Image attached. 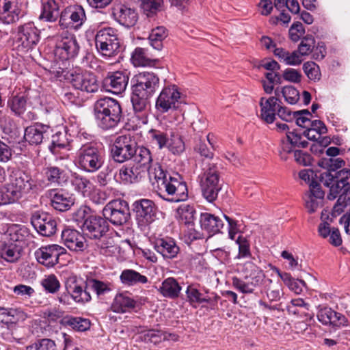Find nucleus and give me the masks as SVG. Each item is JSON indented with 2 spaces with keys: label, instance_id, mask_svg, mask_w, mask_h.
Returning a JSON list of instances; mask_svg holds the SVG:
<instances>
[{
  "label": "nucleus",
  "instance_id": "nucleus-1",
  "mask_svg": "<svg viewBox=\"0 0 350 350\" xmlns=\"http://www.w3.org/2000/svg\"><path fill=\"white\" fill-rule=\"evenodd\" d=\"M147 172L152 185L157 189L162 198L171 202L187 200V187L179 174H168L159 163L151 165Z\"/></svg>",
  "mask_w": 350,
  "mask_h": 350
},
{
  "label": "nucleus",
  "instance_id": "nucleus-2",
  "mask_svg": "<svg viewBox=\"0 0 350 350\" xmlns=\"http://www.w3.org/2000/svg\"><path fill=\"white\" fill-rule=\"evenodd\" d=\"M31 174L24 170H13L9 182L0 189V205L14 203L30 193L36 187Z\"/></svg>",
  "mask_w": 350,
  "mask_h": 350
},
{
  "label": "nucleus",
  "instance_id": "nucleus-3",
  "mask_svg": "<svg viewBox=\"0 0 350 350\" xmlns=\"http://www.w3.org/2000/svg\"><path fill=\"white\" fill-rule=\"evenodd\" d=\"M93 115L96 125L100 129L107 131L118 125L122 117V111L117 100L104 97L95 102Z\"/></svg>",
  "mask_w": 350,
  "mask_h": 350
},
{
  "label": "nucleus",
  "instance_id": "nucleus-4",
  "mask_svg": "<svg viewBox=\"0 0 350 350\" xmlns=\"http://www.w3.org/2000/svg\"><path fill=\"white\" fill-rule=\"evenodd\" d=\"M243 272L244 278L233 277L232 279V286L243 294H252L256 288L266 283H273L271 279H266L263 271L252 262L244 265Z\"/></svg>",
  "mask_w": 350,
  "mask_h": 350
},
{
  "label": "nucleus",
  "instance_id": "nucleus-5",
  "mask_svg": "<svg viewBox=\"0 0 350 350\" xmlns=\"http://www.w3.org/2000/svg\"><path fill=\"white\" fill-rule=\"evenodd\" d=\"M76 165L83 171L94 173L103 165L105 157L103 151L95 144L82 145L76 152Z\"/></svg>",
  "mask_w": 350,
  "mask_h": 350
},
{
  "label": "nucleus",
  "instance_id": "nucleus-6",
  "mask_svg": "<svg viewBox=\"0 0 350 350\" xmlns=\"http://www.w3.org/2000/svg\"><path fill=\"white\" fill-rule=\"evenodd\" d=\"M198 180L203 197L209 202L215 201L221 189L217 166L213 163L204 164Z\"/></svg>",
  "mask_w": 350,
  "mask_h": 350
},
{
  "label": "nucleus",
  "instance_id": "nucleus-7",
  "mask_svg": "<svg viewBox=\"0 0 350 350\" xmlns=\"http://www.w3.org/2000/svg\"><path fill=\"white\" fill-rule=\"evenodd\" d=\"M95 45L102 56L110 57L116 55L120 47L118 30L110 27L98 30L95 35Z\"/></svg>",
  "mask_w": 350,
  "mask_h": 350
},
{
  "label": "nucleus",
  "instance_id": "nucleus-8",
  "mask_svg": "<svg viewBox=\"0 0 350 350\" xmlns=\"http://www.w3.org/2000/svg\"><path fill=\"white\" fill-rule=\"evenodd\" d=\"M350 177V170L342 169L335 173L334 175L330 172H324L321 174V182L324 186L329 188L327 198L330 200H334L340 195L345 193L348 188H350L348 179Z\"/></svg>",
  "mask_w": 350,
  "mask_h": 350
},
{
  "label": "nucleus",
  "instance_id": "nucleus-9",
  "mask_svg": "<svg viewBox=\"0 0 350 350\" xmlns=\"http://www.w3.org/2000/svg\"><path fill=\"white\" fill-rule=\"evenodd\" d=\"M103 214L105 219L114 226H122L130 218L128 203L121 199L109 202L103 208Z\"/></svg>",
  "mask_w": 350,
  "mask_h": 350
},
{
  "label": "nucleus",
  "instance_id": "nucleus-10",
  "mask_svg": "<svg viewBox=\"0 0 350 350\" xmlns=\"http://www.w3.org/2000/svg\"><path fill=\"white\" fill-rule=\"evenodd\" d=\"M132 91L152 97L159 87V78L152 72H141L131 79Z\"/></svg>",
  "mask_w": 350,
  "mask_h": 350
},
{
  "label": "nucleus",
  "instance_id": "nucleus-11",
  "mask_svg": "<svg viewBox=\"0 0 350 350\" xmlns=\"http://www.w3.org/2000/svg\"><path fill=\"white\" fill-rule=\"evenodd\" d=\"M137 143L131 135L118 136L111 148V153L115 161L123 163L133 158Z\"/></svg>",
  "mask_w": 350,
  "mask_h": 350
},
{
  "label": "nucleus",
  "instance_id": "nucleus-12",
  "mask_svg": "<svg viewBox=\"0 0 350 350\" xmlns=\"http://www.w3.org/2000/svg\"><path fill=\"white\" fill-rule=\"evenodd\" d=\"M79 45L73 34L64 32L57 42L54 49L56 59L62 62L75 57L79 53Z\"/></svg>",
  "mask_w": 350,
  "mask_h": 350
},
{
  "label": "nucleus",
  "instance_id": "nucleus-13",
  "mask_svg": "<svg viewBox=\"0 0 350 350\" xmlns=\"http://www.w3.org/2000/svg\"><path fill=\"white\" fill-rule=\"evenodd\" d=\"M40 38V31L33 23L29 22L18 27V47L21 51L27 52L31 50L38 44Z\"/></svg>",
  "mask_w": 350,
  "mask_h": 350
},
{
  "label": "nucleus",
  "instance_id": "nucleus-14",
  "mask_svg": "<svg viewBox=\"0 0 350 350\" xmlns=\"http://www.w3.org/2000/svg\"><path fill=\"white\" fill-rule=\"evenodd\" d=\"M180 92L175 85L164 87L159 94L155 103L156 109L161 113L178 108Z\"/></svg>",
  "mask_w": 350,
  "mask_h": 350
},
{
  "label": "nucleus",
  "instance_id": "nucleus-15",
  "mask_svg": "<svg viewBox=\"0 0 350 350\" xmlns=\"http://www.w3.org/2000/svg\"><path fill=\"white\" fill-rule=\"evenodd\" d=\"M86 20L84 9L81 5L66 7L59 15V25L62 29H79Z\"/></svg>",
  "mask_w": 350,
  "mask_h": 350
},
{
  "label": "nucleus",
  "instance_id": "nucleus-16",
  "mask_svg": "<svg viewBox=\"0 0 350 350\" xmlns=\"http://www.w3.org/2000/svg\"><path fill=\"white\" fill-rule=\"evenodd\" d=\"M137 223L141 228H146L156 219L157 207L154 203L148 199H141L133 203Z\"/></svg>",
  "mask_w": 350,
  "mask_h": 350
},
{
  "label": "nucleus",
  "instance_id": "nucleus-17",
  "mask_svg": "<svg viewBox=\"0 0 350 350\" xmlns=\"http://www.w3.org/2000/svg\"><path fill=\"white\" fill-rule=\"evenodd\" d=\"M66 250L57 244H51L42 246L35 252V257L37 261L47 268H51L57 265L59 256L66 254Z\"/></svg>",
  "mask_w": 350,
  "mask_h": 350
},
{
  "label": "nucleus",
  "instance_id": "nucleus-18",
  "mask_svg": "<svg viewBox=\"0 0 350 350\" xmlns=\"http://www.w3.org/2000/svg\"><path fill=\"white\" fill-rule=\"evenodd\" d=\"M129 80V72L126 70L109 72L103 79V87L106 91L120 94L126 90Z\"/></svg>",
  "mask_w": 350,
  "mask_h": 350
},
{
  "label": "nucleus",
  "instance_id": "nucleus-19",
  "mask_svg": "<svg viewBox=\"0 0 350 350\" xmlns=\"http://www.w3.org/2000/svg\"><path fill=\"white\" fill-rule=\"evenodd\" d=\"M20 0H0V22L5 25L16 23L22 16Z\"/></svg>",
  "mask_w": 350,
  "mask_h": 350
},
{
  "label": "nucleus",
  "instance_id": "nucleus-20",
  "mask_svg": "<svg viewBox=\"0 0 350 350\" xmlns=\"http://www.w3.org/2000/svg\"><path fill=\"white\" fill-rule=\"evenodd\" d=\"M68 79L76 90L92 93L98 89L96 76L90 72H81L76 70L70 72Z\"/></svg>",
  "mask_w": 350,
  "mask_h": 350
},
{
  "label": "nucleus",
  "instance_id": "nucleus-21",
  "mask_svg": "<svg viewBox=\"0 0 350 350\" xmlns=\"http://www.w3.org/2000/svg\"><path fill=\"white\" fill-rule=\"evenodd\" d=\"M31 223L36 231L42 236H51L56 231V221L46 212L36 211L33 213L31 218Z\"/></svg>",
  "mask_w": 350,
  "mask_h": 350
},
{
  "label": "nucleus",
  "instance_id": "nucleus-22",
  "mask_svg": "<svg viewBox=\"0 0 350 350\" xmlns=\"http://www.w3.org/2000/svg\"><path fill=\"white\" fill-rule=\"evenodd\" d=\"M308 142L304 138V133L293 131L286 132L285 137L281 139L280 154L283 160L287 159V154L294 151L295 148H306Z\"/></svg>",
  "mask_w": 350,
  "mask_h": 350
},
{
  "label": "nucleus",
  "instance_id": "nucleus-23",
  "mask_svg": "<svg viewBox=\"0 0 350 350\" xmlns=\"http://www.w3.org/2000/svg\"><path fill=\"white\" fill-rule=\"evenodd\" d=\"M318 320L325 325L340 328L350 327V318L335 311L329 307L321 308L317 313Z\"/></svg>",
  "mask_w": 350,
  "mask_h": 350
},
{
  "label": "nucleus",
  "instance_id": "nucleus-24",
  "mask_svg": "<svg viewBox=\"0 0 350 350\" xmlns=\"http://www.w3.org/2000/svg\"><path fill=\"white\" fill-rule=\"evenodd\" d=\"M62 240L71 251L83 252L88 247L84 236L75 229L66 228L62 232Z\"/></svg>",
  "mask_w": 350,
  "mask_h": 350
},
{
  "label": "nucleus",
  "instance_id": "nucleus-25",
  "mask_svg": "<svg viewBox=\"0 0 350 350\" xmlns=\"http://www.w3.org/2000/svg\"><path fill=\"white\" fill-rule=\"evenodd\" d=\"M83 228L90 239H98L105 235L108 230L106 220L100 216L89 217L83 223Z\"/></svg>",
  "mask_w": 350,
  "mask_h": 350
},
{
  "label": "nucleus",
  "instance_id": "nucleus-26",
  "mask_svg": "<svg viewBox=\"0 0 350 350\" xmlns=\"http://www.w3.org/2000/svg\"><path fill=\"white\" fill-rule=\"evenodd\" d=\"M154 248L165 259H172L176 257L180 251L176 241L170 237L156 239L154 241Z\"/></svg>",
  "mask_w": 350,
  "mask_h": 350
},
{
  "label": "nucleus",
  "instance_id": "nucleus-27",
  "mask_svg": "<svg viewBox=\"0 0 350 350\" xmlns=\"http://www.w3.org/2000/svg\"><path fill=\"white\" fill-rule=\"evenodd\" d=\"M151 97L132 91L131 100L133 111L143 123L147 122Z\"/></svg>",
  "mask_w": 350,
  "mask_h": 350
},
{
  "label": "nucleus",
  "instance_id": "nucleus-28",
  "mask_svg": "<svg viewBox=\"0 0 350 350\" xmlns=\"http://www.w3.org/2000/svg\"><path fill=\"white\" fill-rule=\"evenodd\" d=\"M113 15L118 23L126 27L134 26L138 18L136 11L125 5H116Z\"/></svg>",
  "mask_w": 350,
  "mask_h": 350
},
{
  "label": "nucleus",
  "instance_id": "nucleus-29",
  "mask_svg": "<svg viewBox=\"0 0 350 350\" xmlns=\"http://www.w3.org/2000/svg\"><path fill=\"white\" fill-rule=\"evenodd\" d=\"M280 102L277 96H271L269 98H261L260 101V117L268 124H271L275 119Z\"/></svg>",
  "mask_w": 350,
  "mask_h": 350
},
{
  "label": "nucleus",
  "instance_id": "nucleus-30",
  "mask_svg": "<svg viewBox=\"0 0 350 350\" xmlns=\"http://www.w3.org/2000/svg\"><path fill=\"white\" fill-rule=\"evenodd\" d=\"M325 192L318 183L310 184V189L304 196L306 208L309 213H312L317 210L322 204Z\"/></svg>",
  "mask_w": 350,
  "mask_h": 350
},
{
  "label": "nucleus",
  "instance_id": "nucleus-31",
  "mask_svg": "<svg viewBox=\"0 0 350 350\" xmlns=\"http://www.w3.org/2000/svg\"><path fill=\"white\" fill-rule=\"evenodd\" d=\"M145 172L134 163L122 165L117 175L121 183L128 185L137 183Z\"/></svg>",
  "mask_w": 350,
  "mask_h": 350
},
{
  "label": "nucleus",
  "instance_id": "nucleus-32",
  "mask_svg": "<svg viewBox=\"0 0 350 350\" xmlns=\"http://www.w3.org/2000/svg\"><path fill=\"white\" fill-rule=\"evenodd\" d=\"M186 294L188 301L191 304L207 303L214 306L217 304L219 299V297L213 293L210 294L208 292L202 293L196 287L191 285L188 286Z\"/></svg>",
  "mask_w": 350,
  "mask_h": 350
},
{
  "label": "nucleus",
  "instance_id": "nucleus-33",
  "mask_svg": "<svg viewBox=\"0 0 350 350\" xmlns=\"http://www.w3.org/2000/svg\"><path fill=\"white\" fill-rule=\"evenodd\" d=\"M51 197L52 206L59 211H66L74 204L73 198L63 190L51 191Z\"/></svg>",
  "mask_w": 350,
  "mask_h": 350
},
{
  "label": "nucleus",
  "instance_id": "nucleus-34",
  "mask_svg": "<svg viewBox=\"0 0 350 350\" xmlns=\"http://www.w3.org/2000/svg\"><path fill=\"white\" fill-rule=\"evenodd\" d=\"M200 224L203 230L212 235L221 232L224 226V222L219 217L208 213L201 214Z\"/></svg>",
  "mask_w": 350,
  "mask_h": 350
},
{
  "label": "nucleus",
  "instance_id": "nucleus-35",
  "mask_svg": "<svg viewBox=\"0 0 350 350\" xmlns=\"http://www.w3.org/2000/svg\"><path fill=\"white\" fill-rule=\"evenodd\" d=\"M49 127L45 124L36 123L26 128L25 139L30 144L38 145L42 142Z\"/></svg>",
  "mask_w": 350,
  "mask_h": 350
},
{
  "label": "nucleus",
  "instance_id": "nucleus-36",
  "mask_svg": "<svg viewBox=\"0 0 350 350\" xmlns=\"http://www.w3.org/2000/svg\"><path fill=\"white\" fill-rule=\"evenodd\" d=\"M166 148L174 155H180L185 150V144L178 129H170Z\"/></svg>",
  "mask_w": 350,
  "mask_h": 350
},
{
  "label": "nucleus",
  "instance_id": "nucleus-37",
  "mask_svg": "<svg viewBox=\"0 0 350 350\" xmlns=\"http://www.w3.org/2000/svg\"><path fill=\"white\" fill-rule=\"evenodd\" d=\"M134 164L142 171L146 172L152 163V157L150 150L144 146H136L135 152L133 157Z\"/></svg>",
  "mask_w": 350,
  "mask_h": 350
},
{
  "label": "nucleus",
  "instance_id": "nucleus-38",
  "mask_svg": "<svg viewBox=\"0 0 350 350\" xmlns=\"http://www.w3.org/2000/svg\"><path fill=\"white\" fill-rule=\"evenodd\" d=\"M59 6L56 0H42V12L40 18L54 22L59 16Z\"/></svg>",
  "mask_w": 350,
  "mask_h": 350
},
{
  "label": "nucleus",
  "instance_id": "nucleus-39",
  "mask_svg": "<svg viewBox=\"0 0 350 350\" xmlns=\"http://www.w3.org/2000/svg\"><path fill=\"white\" fill-rule=\"evenodd\" d=\"M61 324L66 327H68L77 332H85L90 329L91 323L88 319L66 315L60 321Z\"/></svg>",
  "mask_w": 350,
  "mask_h": 350
},
{
  "label": "nucleus",
  "instance_id": "nucleus-40",
  "mask_svg": "<svg viewBox=\"0 0 350 350\" xmlns=\"http://www.w3.org/2000/svg\"><path fill=\"white\" fill-rule=\"evenodd\" d=\"M120 279L121 282L128 286L144 284L148 282V278L133 269H124L122 271Z\"/></svg>",
  "mask_w": 350,
  "mask_h": 350
},
{
  "label": "nucleus",
  "instance_id": "nucleus-41",
  "mask_svg": "<svg viewBox=\"0 0 350 350\" xmlns=\"http://www.w3.org/2000/svg\"><path fill=\"white\" fill-rule=\"evenodd\" d=\"M136 306V301L130 296L124 293L116 295L111 304V309L114 312L124 313L133 309Z\"/></svg>",
  "mask_w": 350,
  "mask_h": 350
},
{
  "label": "nucleus",
  "instance_id": "nucleus-42",
  "mask_svg": "<svg viewBox=\"0 0 350 350\" xmlns=\"http://www.w3.org/2000/svg\"><path fill=\"white\" fill-rule=\"evenodd\" d=\"M181 289L177 280L170 277L163 281L159 291L163 297L174 299L179 296Z\"/></svg>",
  "mask_w": 350,
  "mask_h": 350
},
{
  "label": "nucleus",
  "instance_id": "nucleus-43",
  "mask_svg": "<svg viewBox=\"0 0 350 350\" xmlns=\"http://www.w3.org/2000/svg\"><path fill=\"white\" fill-rule=\"evenodd\" d=\"M21 246L18 243H8L0 245V258L8 262L17 261L21 256Z\"/></svg>",
  "mask_w": 350,
  "mask_h": 350
},
{
  "label": "nucleus",
  "instance_id": "nucleus-44",
  "mask_svg": "<svg viewBox=\"0 0 350 350\" xmlns=\"http://www.w3.org/2000/svg\"><path fill=\"white\" fill-rule=\"evenodd\" d=\"M88 288H84L82 286L73 282V286L68 284L66 286V290L72 299L77 303H85L91 300V295L88 291Z\"/></svg>",
  "mask_w": 350,
  "mask_h": 350
},
{
  "label": "nucleus",
  "instance_id": "nucleus-45",
  "mask_svg": "<svg viewBox=\"0 0 350 350\" xmlns=\"http://www.w3.org/2000/svg\"><path fill=\"white\" fill-rule=\"evenodd\" d=\"M137 333L139 334V339L145 342H151L154 345L165 340L164 332L159 329L145 330L143 327H139Z\"/></svg>",
  "mask_w": 350,
  "mask_h": 350
},
{
  "label": "nucleus",
  "instance_id": "nucleus-46",
  "mask_svg": "<svg viewBox=\"0 0 350 350\" xmlns=\"http://www.w3.org/2000/svg\"><path fill=\"white\" fill-rule=\"evenodd\" d=\"M131 62L135 67L152 66L154 60L147 54V50L144 48H136L131 55Z\"/></svg>",
  "mask_w": 350,
  "mask_h": 350
},
{
  "label": "nucleus",
  "instance_id": "nucleus-47",
  "mask_svg": "<svg viewBox=\"0 0 350 350\" xmlns=\"http://www.w3.org/2000/svg\"><path fill=\"white\" fill-rule=\"evenodd\" d=\"M274 93L278 98L282 95L284 100L290 105L296 104L300 98L299 92L292 85L277 88Z\"/></svg>",
  "mask_w": 350,
  "mask_h": 350
},
{
  "label": "nucleus",
  "instance_id": "nucleus-48",
  "mask_svg": "<svg viewBox=\"0 0 350 350\" xmlns=\"http://www.w3.org/2000/svg\"><path fill=\"white\" fill-rule=\"evenodd\" d=\"M44 174L51 183L62 185L67 181L66 172L57 166H48L44 170Z\"/></svg>",
  "mask_w": 350,
  "mask_h": 350
},
{
  "label": "nucleus",
  "instance_id": "nucleus-49",
  "mask_svg": "<svg viewBox=\"0 0 350 350\" xmlns=\"http://www.w3.org/2000/svg\"><path fill=\"white\" fill-rule=\"evenodd\" d=\"M28 235L27 229L23 226L12 224L8 227L6 236L9 243H20L25 241Z\"/></svg>",
  "mask_w": 350,
  "mask_h": 350
},
{
  "label": "nucleus",
  "instance_id": "nucleus-50",
  "mask_svg": "<svg viewBox=\"0 0 350 350\" xmlns=\"http://www.w3.org/2000/svg\"><path fill=\"white\" fill-rule=\"evenodd\" d=\"M71 184L75 190L80 193L84 197L88 196L94 185L87 178L77 174L72 176Z\"/></svg>",
  "mask_w": 350,
  "mask_h": 350
},
{
  "label": "nucleus",
  "instance_id": "nucleus-51",
  "mask_svg": "<svg viewBox=\"0 0 350 350\" xmlns=\"http://www.w3.org/2000/svg\"><path fill=\"white\" fill-rule=\"evenodd\" d=\"M177 219L180 223L185 226H192L194 221L196 211L193 206L188 204H183L178 207L176 211Z\"/></svg>",
  "mask_w": 350,
  "mask_h": 350
},
{
  "label": "nucleus",
  "instance_id": "nucleus-52",
  "mask_svg": "<svg viewBox=\"0 0 350 350\" xmlns=\"http://www.w3.org/2000/svg\"><path fill=\"white\" fill-rule=\"evenodd\" d=\"M0 315L6 318L7 323H16L24 321L27 314L20 308L0 307Z\"/></svg>",
  "mask_w": 350,
  "mask_h": 350
},
{
  "label": "nucleus",
  "instance_id": "nucleus-53",
  "mask_svg": "<svg viewBox=\"0 0 350 350\" xmlns=\"http://www.w3.org/2000/svg\"><path fill=\"white\" fill-rule=\"evenodd\" d=\"M166 29L163 27H157L152 30L148 40L150 44L153 49L160 51L163 48V40L167 37Z\"/></svg>",
  "mask_w": 350,
  "mask_h": 350
},
{
  "label": "nucleus",
  "instance_id": "nucleus-54",
  "mask_svg": "<svg viewBox=\"0 0 350 350\" xmlns=\"http://www.w3.org/2000/svg\"><path fill=\"white\" fill-rule=\"evenodd\" d=\"M276 273L291 291L296 294H300L302 292L303 286L305 285L303 280H295L290 273L281 272L278 269L276 270Z\"/></svg>",
  "mask_w": 350,
  "mask_h": 350
},
{
  "label": "nucleus",
  "instance_id": "nucleus-55",
  "mask_svg": "<svg viewBox=\"0 0 350 350\" xmlns=\"http://www.w3.org/2000/svg\"><path fill=\"white\" fill-rule=\"evenodd\" d=\"M170 129L165 131L159 129H151L149 131V135L151 143L157 146L159 150L166 148L167 140L170 136Z\"/></svg>",
  "mask_w": 350,
  "mask_h": 350
},
{
  "label": "nucleus",
  "instance_id": "nucleus-56",
  "mask_svg": "<svg viewBox=\"0 0 350 350\" xmlns=\"http://www.w3.org/2000/svg\"><path fill=\"white\" fill-rule=\"evenodd\" d=\"M96 240V245L101 254L108 256L116 253L117 247L113 244L114 241L111 237L104 235Z\"/></svg>",
  "mask_w": 350,
  "mask_h": 350
},
{
  "label": "nucleus",
  "instance_id": "nucleus-57",
  "mask_svg": "<svg viewBox=\"0 0 350 350\" xmlns=\"http://www.w3.org/2000/svg\"><path fill=\"white\" fill-rule=\"evenodd\" d=\"M264 291L265 293L266 297L270 302L279 301L284 294L282 284L280 283H276L275 284H272V283L271 284L266 283L264 285Z\"/></svg>",
  "mask_w": 350,
  "mask_h": 350
},
{
  "label": "nucleus",
  "instance_id": "nucleus-58",
  "mask_svg": "<svg viewBox=\"0 0 350 350\" xmlns=\"http://www.w3.org/2000/svg\"><path fill=\"white\" fill-rule=\"evenodd\" d=\"M27 100L23 95L16 94L12 96L8 100V106L16 115L21 116L25 111Z\"/></svg>",
  "mask_w": 350,
  "mask_h": 350
},
{
  "label": "nucleus",
  "instance_id": "nucleus-59",
  "mask_svg": "<svg viewBox=\"0 0 350 350\" xmlns=\"http://www.w3.org/2000/svg\"><path fill=\"white\" fill-rule=\"evenodd\" d=\"M41 285L46 293L51 294L56 293L61 287L59 280L53 274L46 275L42 280Z\"/></svg>",
  "mask_w": 350,
  "mask_h": 350
},
{
  "label": "nucleus",
  "instance_id": "nucleus-60",
  "mask_svg": "<svg viewBox=\"0 0 350 350\" xmlns=\"http://www.w3.org/2000/svg\"><path fill=\"white\" fill-rule=\"evenodd\" d=\"M314 45V38L312 36L308 35L303 38L297 51L303 58V57L308 56L312 52Z\"/></svg>",
  "mask_w": 350,
  "mask_h": 350
},
{
  "label": "nucleus",
  "instance_id": "nucleus-61",
  "mask_svg": "<svg viewBox=\"0 0 350 350\" xmlns=\"http://www.w3.org/2000/svg\"><path fill=\"white\" fill-rule=\"evenodd\" d=\"M345 165V161L340 158H323L319 162V165L327 169V172H335Z\"/></svg>",
  "mask_w": 350,
  "mask_h": 350
},
{
  "label": "nucleus",
  "instance_id": "nucleus-62",
  "mask_svg": "<svg viewBox=\"0 0 350 350\" xmlns=\"http://www.w3.org/2000/svg\"><path fill=\"white\" fill-rule=\"evenodd\" d=\"M303 70L306 75L312 81H319L321 78V72L319 66L314 62H307L303 65Z\"/></svg>",
  "mask_w": 350,
  "mask_h": 350
},
{
  "label": "nucleus",
  "instance_id": "nucleus-63",
  "mask_svg": "<svg viewBox=\"0 0 350 350\" xmlns=\"http://www.w3.org/2000/svg\"><path fill=\"white\" fill-rule=\"evenodd\" d=\"M348 206H350V188H348L343 194L340 195L333 211L337 214H340L344 211L345 208Z\"/></svg>",
  "mask_w": 350,
  "mask_h": 350
},
{
  "label": "nucleus",
  "instance_id": "nucleus-64",
  "mask_svg": "<svg viewBox=\"0 0 350 350\" xmlns=\"http://www.w3.org/2000/svg\"><path fill=\"white\" fill-rule=\"evenodd\" d=\"M55 343L49 338L38 340L27 347V350H55Z\"/></svg>",
  "mask_w": 350,
  "mask_h": 350
}]
</instances>
